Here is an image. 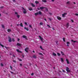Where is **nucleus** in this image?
<instances>
[{
	"instance_id": "61",
	"label": "nucleus",
	"mask_w": 78,
	"mask_h": 78,
	"mask_svg": "<svg viewBox=\"0 0 78 78\" xmlns=\"http://www.w3.org/2000/svg\"><path fill=\"white\" fill-rule=\"evenodd\" d=\"M49 19L50 20V21H51V20L50 18H49Z\"/></svg>"
},
{
	"instance_id": "62",
	"label": "nucleus",
	"mask_w": 78,
	"mask_h": 78,
	"mask_svg": "<svg viewBox=\"0 0 78 78\" xmlns=\"http://www.w3.org/2000/svg\"><path fill=\"white\" fill-rule=\"evenodd\" d=\"M52 29H53V30H55V28H53V27L52 28Z\"/></svg>"
},
{
	"instance_id": "13",
	"label": "nucleus",
	"mask_w": 78,
	"mask_h": 78,
	"mask_svg": "<svg viewBox=\"0 0 78 78\" xmlns=\"http://www.w3.org/2000/svg\"><path fill=\"white\" fill-rule=\"evenodd\" d=\"M52 55L53 56H56V54L54 52L53 53Z\"/></svg>"
},
{
	"instance_id": "50",
	"label": "nucleus",
	"mask_w": 78,
	"mask_h": 78,
	"mask_svg": "<svg viewBox=\"0 0 78 78\" xmlns=\"http://www.w3.org/2000/svg\"><path fill=\"white\" fill-rule=\"evenodd\" d=\"M10 73H12V74H13V72H11V71H10Z\"/></svg>"
},
{
	"instance_id": "44",
	"label": "nucleus",
	"mask_w": 78,
	"mask_h": 78,
	"mask_svg": "<svg viewBox=\"0 0 78 78\" xmlns=\"http://www.w3.org/2000/svg\"><path fill=\"white\" fill-rule=\"evenodd\" d=\"M29 27L30 28H32V26L31 25H30Z\"/></svg>"
},
{
	"instance_id": "16",
	"label": "nucleus",
	"mask_w": 78,
	"mask_h": 78,
	"mask_svg": "<svg viewBox=\"0 0 78 78\" xmlns=\"http://www.w3.org/2000/svg\"><path fill=\"white\" fill-rule=\"evenodd\" d=\"M16 17L17 18H18V19H19V18H20V15H16Z\"/></svg>"
},
{
	"instance_id": "49",
	"label": "nucleus",
	"mask_w": 78,
	"mask_h": 78,
	"mask_svg": "<svg viewBox=\"0 0 78 78\" xmlns=\"http://www.w3.org/2000/svg\"><path fill=\"white\" fill-rule=\"evenodd\" d=\"M75 15L76 16H78V13H75Z\"/></svg>"
},
{
	"instance_id": "3",
	"label": "nucleus",
	"mask_w": 78,
	"mask_h": 78,
	"mask_svg": "<svg viewBox=\"0 0 78 78\" xmlns=\"http://www.w3.org/2000/svg\"><path fill=\"white\" fill-rule=\"evenodd\" d=\"M29 48H26L24 50L25 51L27 52L28 53V49Z\"/></svg>"
},
{
	"instance_id": "57",
	"label": "nucleus",
	"mask_w": 78,
	"mask_h": 78,
	"mask_svg": "<svg viewBox=\"0 0 78 78\" xmlns=\"http://www.w3.org/2000/svg\"><path fill=\"white\" fill-rule=\"evenodd\" d=\"M44 20H45V21H47V20L45 18H44Z\"/></svg>"
},
{
	"instance_id": "6",
	"label": "nucleus",
	"mask_w": 78,
	"mask_h": 78,
	"mask_svg": "<svg viewBox=\"0 0 78 78\" xmlns=\"http://www.w3.org/2000/svg\"><path fill=\"white\" fill-rule=\"evenodd\" d=\"M57 18L58 20H61V17H60L59 16H57Z\"/></svg>"
},
{
	"instance_id": "32",
	"label": "nucleus",
	"mask_w": 78,
	"mask_h": 78,
	"mask_svg": "<svg viewBox=\"0 0 78 78\" xmlns=\"http://www.w3.org/2000/svg\"><path fill=\"white\" fill-rule=\"evenodd\" d=\"M47 27H49V28H51V27H50V25L48 24L47 25Z\"/></svg>"
},
{
	"instance_id": "7",
	"label": "nucleus",
	"mask_w": 78,
	"mask_h": 78,
	"mask_svg": "<svg viewBox=\"0 0 78 78\" xmlns=\"http://www.w3.org/2000/svg\"><path fill=\"white\" fill-rule=\"evenodd\" d=\"M17 45L18 46H20V47L21 46V45H22V44L19 43H17Z\"/></svg>"
},
{
	"instance_id": "23",
	"label": "nucleus",
	"mask_w": 78,
	"mask_h": 78,
	"mask_svg": "<svg viewBox=\"0 0 78 78\" xmlns=\"http://www.w3.org/2000/svg\"><path fill=\"white\" fill-rule=\"evenodd\" d=\"M11 30L10 29H8L7 30V31L8 32H10Z\"/></svg>"
},
{
	"instance_id": "26",
	"label": "nucleus",
	"mask_w": 78,
	"mask_h": 78,
	"mask_svg": "<svg viewBox=\"0 0 78 78\" xmlns=\"http://www.w3.org/2000/svg\"><path fill=\"white\" fill-rule=\"evenodd\" d=\"M66 61L67 62V63L68 64H69V62L67 59H66Z\"/></svg>"
},
{
	"instance_id": "11",
	"label": "nucleus",
	"mask_w": 78,
	"mask_h": 78,
	"mask_svg": "<svg viewBox=\"0 0 78 78\" xmlns=\"http://www.w3.org/2000/svg\"><path fill=\"white\" fill-rule=\"evenodd\" d=\"M34 14L35 15V16H37V15H38V14H39V13H38V12H37L36 13H35Z\"/></svg>"
},
{
	"instance_id": "53",
	"label": "nucleus",
	"mask_w": 78,
	"mask_h": 78,
	"mask_svg": "<svg viewBox=\"0 0 78 78\" xmlns=\"http://www.w3.org/2000/svg\"><path fill=\"white\" fill-rule=\"evenodd\" d=\"M12 56L14 58H15V56L14 55H12Z\"/></svg>"
},
{
	"instance_id": "29",
	"label": "nucleus",
	"mask_w": 78,
	"mask_h": 78,
	"mask_svg": "<svg viewBox=\"0 0 78 78\" xmlns=\"http://www.w3.org/2000/svg\"><path fill=\"white\" fill-rule=\"evenodd\" d=\"M55 42L56 44H57V45H58V41H55Z\"/></svg>"
},
{
	"instance_id": "60",
	"label": "nucleus",
	"mask_w": 78,
	"mask_h": 78,
	"mask_svg": "<svg viewBox=\"0 0 78 78\" xmlns=\"http://www.w3.org/2000/svg\"><path fill=\"white\" fill-rule=\"evenodd\" d=\"M13 2H16V1L15 0H13Z\"/></svg>"
},
{
	"instance_id": "51",
	"label": "nucleus",
	"mask_w": 78,
	"mask_h": 78,
	"mask_svg": "<svg viewBox=\"0 0 78 78\" xmlns=\"http://www.w3.org/2000/svg\"><path fill=\"white\" fill-rule=\"evenodd\" d=\"M34 75V73H32L31 74V76H33Z\"/></svg>"
},
{
	"instance_id": "28",
	"label": "nucleus",
	"mask_w": 78,
	"mask_h": 78,
	"mask_svg": "<svg viewBox=\"0 0 78 78\" xmlns=\"http://www.w3.org/2000/svg\"><path fill=\"white\" fill-rule=\"evenodd\" d=\"M40 25H43V23L42 22H41L40 23Z\"/></svg>"
},
{
	"instance_id": "43",
	"label": "nucleus",
	"mask_w": 78,
	"mask_h": 78,
	"mask_svg": "<svg viewBox=\"0 0 78 78\" xmlns=\"http://www.w3.org/2000/svg\"><path fill=\"white\" fill-rule=\"evenodd\" d=\"M8 38H9V39H11V37H9V36L8 37Z\"/></svg>"
},
{
	"instance_id": "36",
	"label": "nucleus",
	"mask_w": 78,
	"mask_h": 78,
	"mask_svg": "<svg viewBox=\"0 0 78 78\" xmlns=\"http://www.w3.org/2000/svg\"><path fill=\"white\" fill-rule=\"evenodd\" d=\"M2 27L3 28H5V26H4V25H3L2 24Z\"/></svg>"
},
{
	"instance_id": "37",
	"label": "nucleus",
	"mask_w": 78,
	"mask_h": 78,
	"mask_svg": "<svg viewBox=\"0 0 78 78\" xmlns=\"http://www.w3.org/2000/svg\"><path fill=\"white\" fill-rule=\"evenodd\" d=\"M62 16L63 17H65V15L64 14H62Z\"/></svg>"
},
{
	"instance_id": "38",
	"label": "nucleus",
	"mask_w": 78,
	"mask_h": 78,
	"mask_svg": "<svg viewBox=\"0 0 78 78\" xmlns=\"http://www.w3.org/2000/svg\"><path fill=\"white\" fill-rule=\"evenodd\" d=\"M40 48L41 49V50H43V49H42V46H40Z\"/></svg>"
},
{
	"instance_id": "17",
	"label": "nucleus",
	"mask_w": 78,
	"mask_h": 78,
	"mask_svg": "<svg viewBox=\"0 0 78 78\" xmlns=\"http://www.w3.org/2000/svg\"><path fill=\"white\" fill-rule=\"evenodd\" d=\"M67 47H69V45H68V44H70V42H67Z\"/></svg>"
},
{
	"instance_id": "55",
	"label": "nucleus",
	"mask_w": 78,
	"mask_h": 78,
	"mask_svg": "<svg viewBox=\"0 0 78 78\" xmlns=\"http://www.w3.org/2000/svg\"><path fill=\"white\" fill-rule=\"evenodd\" d=\"M71 21L73 23V20H71Z\"/></svg>"
},
{
	"instance_id": "22",
	"label": "nucleus",
	"mask_w": 78,
	"mask_h": 78,
	"mask_svg": "<svg viewBox=\"0 0 78 78\" xmlns=\"http://www.w3.org/2000/svg\"><path fill=\"white\" fill-rule=\"evenodd\" d=\"M17 59L18 60H19V61H22V59H20L19 58H17Z\"/></svg>"
},
{
	"instance_id": "59",
	"label": "nucleus",
	"mask_w": 78,
	"mask_h": 78,
	"mask_svg": "<svg viewBox=\"0 0 78 78\" xmlns=\"http://www.w3.org/2000/svg\"><path fill=\"white\" fill-rule=\"evenodd\" d=\"M49 14H50V15H52V13H49Z\"/></svg>"
},
{
	"instance_id": "15",
	"label": "nucleus",
	"mask_w": 78,
	"mask_h": 78,
	"mask_svg": "<svg viewBox=\"0 0 78 78\" xmlns=\"http://www.w3.org/2000/svg\"><path fill=\"white\" fill-rule=\"evenodd\" d=\"M45 8V7H41L40 8V9H44V8Z\"/></svg>"
},
{
	"instance_id": "45",
	"label": "nucleus",
	"mask_w": 78,
	"mask_h": 78,
	"mask_svg": "<svg viewBox=\"0 0 78 78\" xmlns=\"http://www.w3.org/2000/svg\"><path fill=\"white\" fill-rule=\"evenodd\" d=\"M20 66H21V67L22 66V64H21V63H20Z\"/></svg>"
},
{
	"instance_id": "31",
	"label": "nucleus",
	"mask_w": 78,
	"mask_h": 78,
	"mask_svg": "<svg viewBox=\"0 0 78 78\" xmlns=\"http://www.w3.org/2000/svg\"><path fill=\"white\" fill-rule=\"evenodd\" d=\"M39 54L40 55H41L42 56H44V55H43V54H42V53H39Z\"/></svg>"
},
{
	"instance_id": "4",
	"label": "nucleus",
	"mask_w": 78,
	"mask_h": 78,
	"mask_svg": "<svg viewBox=\"0 0 78 78\" xmlns=\"http://www.w3.org/2000/svg\"><path fill=\"white\" fill-rule=\"evenodd\" d=\"M33 58L34 59H36L37 58V56H36V55H33Z\"/></svg>"
},
{
	"instance_id": "41",
	"label": "nucleus",
	"mask_w": 78,
	"mask_h": 78,
	"mask_svg": "<svg viewBox=\"0 0 78 78\" xmlns=\"http://www.w3.org/2000/svg\"><path fill=\"white\" fill-rule=\"evenodd\" d=\"M9 42H11V41H12V40H11V39H9Z\"/></svg>"
},
{
	"instance_id": "18",
	"label": "nucleus",
	"mask_w": 78,
	"mask_h": 78,
	"mask_svg": "<svg viewBox=\"0 0 78 78\" xmlns=\"http://www.w3.org/2000/svg\"><path fill=\"white\" fill-rule=\"evenodd\" d=\"M31 4V5H32V7H35V5H34V4H33V3Z\"/></svg>"
},
{
	"instance_id": "10",
	"label": "nucleus",
	"mask_w": 78,
	"mask_h": 78,
	"mask_svg": "<svg viewBox=\"0 0 78 78\" xmlns=\"http://www.w3.org/2000/svg\"><path fill=\"white\" fill-rule=\"evenodd\" d=\"M16 50L19 53H22V51H20V50H19V49H16Z\"/></svg>"
},
{
	"instance_id": "58",
	"label": "nucleus",
	"mask_w": 78,
	"mask_h": 78,
	"mask_svg": "<svg viewBox=\"0 0 78 78\" xmlns=\"http://www.w3.org/2000/svg\"><path fill=\"white\" fill-rule=\"evenodd\" d=\"M12 41H13V42H14V41H15V40H14V39H12Z\"/></svg>"
},
{
	"instance_id": "40",
	"label": "nucleus",
	"mask_w": 78,
	"mask_h": 78,
	"mask_svg": "<svg viewBox=\"0 0 78 78\" xmlns=\"http://www.w3.org/2000/svg\"><path fill=\"white\" fill-rule=\"evenodd\" d=\"M15 14H16V15H18V13H17V12H15Z\"/></svg>"
},
{
	"instance_id": "21",
	"label": "nucleus",
	"mask_w": 78,
	"mask_h": 78,
	"mask_svg": "<svg viewBox=\"0 0 78 78\" xmlns=\"http://www.w3.org/2000/svg\"><path fill=\"white\" fill-rule=\"evenodd\" d=\"M57 54L58 56H61V54H59V53H57Z\"/></svg>"
},
{
	"instance_id": "34",
	"label": "nucleus",
	"mask_w": 78,
	"mask_h": 78,
	"mask_svg": "<svg viewBox=\"0 0 78 78\" xmlns=\"http://www.w3.org/2000/svg\"><path fill=\"white\" fill-rule=\"evenodd\" d=\"M45 10H46L47 12H48V9H47V8H46Z\"/></svg>"
},
{
	"instance_id": "35",
	"label": "nucleus",
	"mask_w": 78,
	"mask_h": 78,
	"mask_svg": "<svg viewBox=\"0 0 78 78\" xmlns=\"http://www.w3.org/2000/svg\"><path fill=\"white\" fill-rule=\"evenodd\" d=\"M1 66H2V67H3V66H4V65H3V64L2 63H1Z\"/></svg>"
},
{
	"instance_id": "27",
	"label": "nucleus",
	"mask_w": 78,
	"mask_h": 78,
	"mask_svg": "<svg viewBox=\"0 0 78 78\" xmlns=\"http://www.w3.org/2000/svg\"><path fill=\"white\" fill-rule=\"evenodd\" d=\"M20 26L21 27H23V24H22V23H21L20 24Z\"/></svg>"
},
{
	"instance_id": "9",
	"label": "nucleus",
	"mask_w": 78,
	"mask_h": 78,
	"mask_svg": "<svg viewBox=\"0 0 78 78\" xmlns=\"http://www.w3.org/2000/svg\"><path fill=\"white\" fill-rule=\"evenodd\" d=\"M25 30H26L27 31H29V29L28 27L26 28V27H24Z\"/></svg>"
},
{
	"instance_id": "54",
	"label": "nucleus",
	"mask_w": 78,
	"mask_h": 78,
	"mask_svg": "<svg viewBox=\"0 0 78 78\" xmlns=\"http://www.w3.org/2000/svg\"><path fill=\"white\" fill-rule=\"evenodd\" d=\"M67 14V13H64L63 14H64L65 15H66Z\"/></svg>"
},
{
	"instance_id": "47",
	"label": "nucleus",
	"mask_w": 78,
	"mask_h": 78,
	"mask_svg": "<svg viewBox=\"0 0 78 78\" xmlns=\"http://www.w3.org/2000/svg\"><path fill=\"white\" fill-rule=\"evenodd\" d=\"M13 62H15V63H16V61L15 60H13Z\"/></svg>"
},
{
	"instance_id": "64",
	"label": "nucleus",
	"mask_w": 78,
	"mask_h": 78,
	"mask_svg": "<svg viewBox=\"0 0 78 78\" xmlns=\"http://www.w3.org/2000/svg\"><path fill=\"white\" fill-rule=\"evenodd\" d=\"M62 39H66V38L64 37H63V38H62Z\"/></svg>"
},
{
	"instance_id": "1",
	"label": "nucleus",
	"mask_w": 78,
	"mask_h": 78,
	"mask_svg": "<svg viewBox=\"0 0 78 78\" xmlns=\"http://www.w3.org/2000/svg\"><path fill=\"white\" fill-rule=\"evenodd\" d=\"M22 9L23 10V13L24 14H26V13H27V11L26 10H25V9L23 7H22Z\"/></svg>"
},
{
	"instance_id": "19",
	"label": "nucleus",
	"mask_w": 78,
	"mask_h": 78,
	"mask_svg": "<svg viewBox=\"0 0 78 78\" xmlns=\"http://www.w3.org/2000/svg\"><path fill=\"white\" fill-rule=\"evenodd\" d=\"M42 2H44V3H45L47 2V1L46 0H42Z\"/></svg>"
},
{
	"instance_id": "42",
	"label": "nucleus",
	"mask_w": 78,
	"mask_h": 78,
	"mask_svg": "<svg viewBox=\"0 0 78 78\" xmlns=\"http://www.w3.org/2000/svg\"><path fill=\"white\" fill-rule=\"evenodd\" d=\"M1 46V47H4V45H2V44H1V45H0Z\"/></svg>"
},
{
	"instance_id": "48",
	"label": "nucleus",
	"mask_w": 78,
	"mask_h": 78,
	"mask_svg": "<svg viewBox=\"0 0 78 78\" xmlns=\"http://www.w3.org/2000/svg\"><path fill=\"white\" fill-rule=\"evenodd\" d=\"M69 3H70V2L69 1H68L67 2V4H69Z\"/></svg>"
},
{
	"instance_id": "56",
	"label": "nucleus",
	"mask_w": 78,
	"mask_h": 78,
	"mask_svg": "<svg viewBox=\"0 0 78 78\" xmlns=\"http://www.w3.org/2000/svg\"><path fill=\"white\" fill-rule=\"evenodd\" d=\"M0 8H3V6H2Z\"/></svg>"
},
{
	"instance_id": "30",
	"label": "nucleus",
	"mask_w": 78,
	"mask_h": 78,
	"mask_svg": "<svg viewBox=\"0 0 78 78\" xmlns=\"http://www.w3.org/2000/svg\"><path fill=\"white\" fill-rule=\"evenodd\" d=\"M61 53L62 54V55H64V52H63L62 51H61Z\"/></svg>"
},
{
	"instance_id": "5",
	"label": "nucleus",
	"mask_w": 78,
	"mask_h": 78,
	"mask_svg": "<svg viewBox=\"0 0 78 78\" xmlns=\"http://www.w3.org/2000/svg\"><path fill=\"white\" fill-rule=\"evenodd\" d=\"M23 38H24L25 39H27V37L25 35H23Z\"/></svg>"
},
{
	"instance_id": "39",
	"label": "nucleus",
	"mask_w": 78,
	"mask_h": 78,
	"mask_svg": "<svg viewBox=\"0 0 78 78\" xmlns=\"http://www.w3.org/2000/svg\"><path fill=\"white\" fill-rule=\"evenodd\" d=\"M41 41L42 42H44V41H43V39H41Z\"/></svg>"
},
{
	"instance_id": "12",
	"label": "nucleus",
	"mask_w": 78,
	"mask_h": 78,
	"mask_svg": "<svg viewBox=\"0 0 78 78\" xmlns=\"http://www.w3.org/2000/svg\"><path fill=\"white\" fill-rule=\"evenodd\" d=\"M38 14H40V15H41V14H42V12L40 11H38Z\"/></svg>"
},
{
	"instance_id": "52",
	"label": "nucleus",
	"mask_w": 78,
	"mask_h": 78,
	"mask_svg": "<svg viewBox=\"0 0 78 78\" xmlns=\"http://www.w3.org/2000/svg\"><path fill=\"white\" fill-rule=\"evenodd\" d=\"M10 68L11 69H12V66H10Z\"/></svg>"
},
{
	"instance_id": "63",
	"label": "nucleus",
	"mask_w": 78,
	"mask_h": 78,
	"mask_svg": "<svg viewBox=\"0 0 78 78\" xmlns=\"http://www.w3.org/2000/svg\"><path fill=\"white\" fill-rule=\"evenodd\" d=\"M63 40L64 41V42H65V39H63Z\"/></svg>"
},
{
	"instance_id": "20",
	"label": "nucleus",
	"mask_w": 78,
	"mask_h": 78,
	"mask_svg": "<svg viewBox=\"0 0 78 78\" xmlns=\"http://www.w3.org/2000/svg\"><path fill=\"white\" fill-rule=\"evenodd\" d=\"M35 3H36V4H38L39 3V2L38 1H35Z\"/></svg>"
},
{
	"instance_id": "14",
	"label": "nucleus",
	"mask_w": 78,
	"mask_h": 78,
	"mask_svg": "<svg viewBox=\"0 0 78 78\" xmlns=\"http://www.w3.org/2000/svg\"><path fill=\"white\" fill-rule=\"evenodd\" d=\"M28 9L29 10V11H32V10H33V9H32L31 7H30Z\"/></svg>"
},
{
	"instance_id": "24",
	"label": "nucleus",
	"mask_w": 78,
	"mask_h": 78,
	"mask_svg": "<svg viewBox=\"0 0 78 78\" xmlns=\"http://www.w3.org/2000/svg\"><path fill=\"white\" fill-rule=\"evenodd\" d=\"M61 59L62 62H64V59H63V58H61Z\"/></svg>"
},
{
	"instance_id": "46",
	"label": "nucleus",
	"mask_w": 78,
	"mask_h": 78,
	"mask_svg": "<svg viewBox=\"0 0 78 78\" xmlns=\"http://www.w3.org/2000/svg\"><path fill=\"white\" fill-rule=\"evenodd\" d=\"M25 24L26 25H27V22H25Z\"/></svg>"
},
{
	"instance_id": "8",
	"label": "nucleus",
	"mask_w": 78,
	"mask_h": 78,
	"mask_svg": "<svg viewBox=\"0 0 78 78\" xmlns=\"http://www.w3.org/2000/svg\"><path fill=\"white\" fill-rule=\"evenodd\" d=\"M69 23H67L66 24V27L67 28H69Z\"/></svg>"
},
{
	"instance_id": "2",
	"label": "nucleus",
	"mask_w": 78,
	"mask_h": 78,
	"mask_svg": "<svg viewBox=\"0 0 78 78\" xmlns=\"http://www.w3.org/2000/svg\"><path fill=\"white\" fill-rule=\"evenodd\" d=\"M66 70L67 72H70V70H69V68L68 67H66Z\"/></svg>"
},
{
	"instance_id": "25",
	"label": "nucleus",
	"mask_w": 78,
	"mask_h": 78,
	"mask_svg": "<svg viewBox=\"0 0 78 78\" xmlns=\"http://www.w3.org/2000/svg\"><path fill=\"white\" fill-rule=\"evenodd\" d=\"M40 39H43V38L41 36H38Z\"/></svg>"
},
{
	"instance_id": "33",
	"label": "nucleus",
	"mask_w": 78,
	"mask_h": 78,
	"mask_svg": "<svg viewBox=\"0 0 78 78\" xmlns=\"http://www.w3.org/2000/svg\"><path fill=\"white\" fill-rule=\"evenodd\" d=\"M71 41H72V42H74V43L76 42V41H73V40H71Z\"/></svg>"
}]
</instances>
